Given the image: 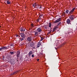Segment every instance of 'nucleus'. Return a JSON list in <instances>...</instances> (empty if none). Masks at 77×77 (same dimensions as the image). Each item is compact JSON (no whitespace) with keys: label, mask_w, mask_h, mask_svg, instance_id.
<instances>
[{"label":"nucleus","mask_w":77,"mask_h":77,"mask_svg":"<svg viewBox=\"0 0 77 77\" xmlns=\"http://www.w3.org/2000/svg\"><path fill=\"white\" fill-rule=\"evenodd\" d=\"M9 58L8 59L9 60V62H10V63H11V65H14L15 63V60L14 59H12L11 58V57L10 56H9Z\"/></svg>","instance_id":"nucleus-1"},{"label":"nucleus","mask_w":77,"mask_h":77,"mask_svg":"<svg viewBox=\"0 0 77 77\" xmlns=\"http://www.w3.org/2000/svg\"><path fill=\"white\" fill-rule=\"evenodd\" d=\"M9 48V46H3L0 48V51H3L4 50H7Z\"/></svg>","instance_id":"nucleus-2"},{"label":"nucleus","mask_w":77,"mask_h":77,"mask_svg":"<svg viewBox=\"0 0 77 77\" xmlns=\"http://www.w3.org/2000/svg\"><path fill=\"white\" fill-rule=\"evenodd\" d=\"M75 8H74L73 9H72L71 11H70L69 12V14L70 15H71V14H72V12H74L75 11Z\"/></svg>","instance_id":"nucleus-3"},{"label":"nucleus","mask_w":77,"mask_h":77,"mask_svg":"<svg viewBox=\"0 0 77 77\" xmlns=\"http://www.w3.org/2000/svg\"><path fill=\"white\" fill-rule=\"evenodd\" d=\"M61 18H60L57 19V20H56L55 21L54 23H58L59 22V21H61Z\"/></svg>","instance_id":"nucleus-4"},{"label":"nucleus","mask_w":77,"mask_h":77,"mask_svg":"<svg viewBox=\"0 0 77 77\" xmlns=\"http://www.w3.org/2000/svg\"><path fill=\"white\" fill-rule=\"evenodd\" d=\"M69 18L71 20H74V16L73 15H70L69 17Z\"/></svg>","instance_id":"nucleus-5"},{"label":"nucleus","mask_w":77,"mask_h":77,"mask_svg":"<svg viewBox=\"0 0 77 77\" xmlns=\"http://www.w3.org/2000/svg\"><path fill=\"white\" fill-rule=\"evenodd\" d=\"M20 35L21 36V37L23 38H25L26 37V35L23 33H20Z\"/></svg>","instance_id":"nucleus-6"},{"label":"nucleus","mask_w":77,"mask_h":77,"mask_svg":"<svg viewBox=\"0 0 77 77\" xmlns=\"http://www.w3.org/2000/svg\"><path fill=\"white\" fill-rule=\"evenodd\" d=\"M25 28L22 27L20 29V32H24L25 31Z\"/></svg>","instance_id":"nucleus-7"},{"label":"nucleus","mask_w":77,"mask_h":77,"mask_svg":"<svg viewBox=\"0 0 77 77\" xmlns=\"http://www.w3.org/2000/svg\"><path fill=\"white\" fill-rule=\"evenodd\" d=\"M37 32H42V29H41V28H38L37 29Z\"/></svg>","instance_id":"nucleus-8"},{"label":"nucleus","mask_w":77,"mask_h":77,"mask_svg":"<svg viewBox=\"0 0 77 77\" xmlns=\"http://www.w3.org/2000/svg\"><path fill=\"white\" fill-rule=\"evenodd\" d=\"M20 52L19 51H17V56L18 59L19 57V56H20Z\"/></svg>","instance_id":"nucleus-9"},{"label":"nucleus","mask_w":77,"mask_h":77,"mask_svg":"<svg viewBox=\"0 0 77 77\" xmlns=\"http://www.w3.org/2000/svg\"><path fill=\"white\" fill-rule=\"evenodd\" d=\"M10 47L11 48H14V44L11 43L10 45Z\"/></svg>","instance_id":"nucleus-10"},{"label":"nucleus","mask_w":77,"mask_h":77,"mask_svg":"<svg viewBox=\"0 0 77 77\" xmlns=\"http://www.w3.org/2000/svg\"><path fill=\"white\" fill-rule=\"evenodd\" d=\"M27 39L28 41H29V42H30V41H32V37H28L27 38Z\"/></svg>","instance_id":"nucleus-11"},{"label":"nucleus","mask_w":77,"mask_h":77,"mask_svg":"<svg viewBox=\"0 0 77 77\" xmlns=\"http://www.w3.org/2000/svg\"><path fill=\"white\" fill-rule=\"evenodd\" d=\"M66 23L67 24H69L71 23V20H70L69 19H67L66 20Z\"/></svg>","instance_id":"nucleus-12"},{"label":"nucleus","mask_w":77,"mask_h":77,"mask_svg":"<svg viewBox=\"0 0 77 77\" xmlns=\"http://www.w3.org/2000/svg\"><path fill=\"white\" fill-rule=\"evenodd\" d=\"M15 53H16V52H15V51H11L9 52V54L11 55H13V54H14Z\"/></svg>","instance_id":"nucleus-13"},{"label":"nucleus","mask_w":77,"mask_h":77,"mask_svg":"<svg viewBox=\"0 0 77 77\" xmlns=\"http://www.w3.org/2000/svg\"><path fill=\"white\" fill-rule=\"evenodd\" d=\"M42 14H40V15H39V19L40 20H41V19H42V18H41V17H42Z\"/></svg>","instance_id":"nucleus-14"},{"label":"nucleus","mask_w":77,"mask_h":77,"mask_svg":"<svg viewBox=\"0 0 77 77\" xmlns=\"http://www.w3.org/2000/svg\"><path fill=\"white\" fill-rule=\"evenodd\" d=\"M18 72H19V71H16L15 72H14V73H12L11 74V75H14V74H17V73H18Z\"/></svg>","instance_id":"nucleus-15"},{"label":"nucleus","mask_w":77,"mask_h":77,"mask_svg":"<svg viewBox=\"0 0 77 77\" xmlns=\"http://www.w3.org/2000/svg\"><path fill=\"white\" fill-rule=\"evenodd\" d=\"M32 53H33V52H32V51H31L30 52H29V57H30L31 55L32 54Z\"/></svg>","instance_id":"nucleus-16"},{"label":"nucleus","mask_w":77,"mask_h":77,"mask_svg":"<svg viewBox=\"0 0 77 77\" xmlns=\"http://www.w3.org/2000/svg\"><path fill=\"white\" fill-rule=\"evenodd\" d=\"M35 44L33 43V42H32L30 44V45L31 47H33V46H34V45Z\"/></svg>","instance_id":"nucleus-17"},{"label":"nucleus","mask_w":77,"mask_h":77,"mask_svg":"<svg viewBox=\"0 0 77 77\" xmlns=\"http://www.w3.org/2000/svg\"><path fill=\"white\" fill-rule=\"evenodd\" d=\"M41 44V42H38L37 44V48L39 47V45H40Z\"/></svg>","instance_id":"nucleus-18"},{"label":"nucleus","mask_w":77,"mask_h":77,"mask_svg":"<svg viewBox=\"0 0 77 77\" xmlns=\"http://www.w3.org/2000/svg\"><path fill=\"white\" fill-rule=\"evenodd\" d=\"M35 32V34L34 35L35 36H38V32Z\"/></svg>","instance_id":"nucleus-19"},{"label":"nucleus","mask_w":77,"mask_h":77,"mask_svg":"<svg viewBox=\"0 0 77 77\" xmlns=\"http://www.w3.org/2000/svg\"><path fill=\"white\" fill-rule=\"evenodd\" d=\"M45 29H48V25H45L44 26Z\"/></svg>","instance_id":"nucleus-20"},{"label":"nucleus","mask_w":77,"mask_h":77,"mask_svg":"<svg viewBox=\"0 0 77 77\" xmlns=\"http://www.w3.org/2000/svg\"><path fill=\"white\" fill-rule=\"evenodd\" d=\"M7 4L9 5V4H11V2H10V1L9 0L7 1Z\"/></svg>","instance_id":"nucleus-21"},{"label":"nucleus","mask_w":77,"mask_h":77,"mask_svg":"<svg viewBox=\"0 0 77 77\" xmlns=\"http://www.w3.org/2000/svg\"><path fill=\"white\" fill-rule=\"evenodd\" d=\"M32 6H33V7H35V6H37V5H36V4L35 3V4H33L32 5Z\"/></svg>","instance_id":"nucleus-22"},{"label":"nucleus","mask_w":77,"mask_h":77,"mask_svg":"<svg viewBox=\"0 0 77 77\" xmlns=\"http://www.w3.org/2000/svg\"><path fill=\"white\" fill-rule=\"evenodd\" d=\"M69 11L68 10H66V11L65 12H66V14H69Z\"/></svg>","instance_id":"nucleus-23"},{"label":"nucleus","mask_w":77,"mask_h":77,"mask_svg":"<svg viewBox=\"0 0 77 77\" xmlns=\"http://www.w3.org/2000/svg\"><path fill=\"white\" fill-rule=\"evenodd\" d=\"M51 26H52V25H51V23H49V27L51 28Z\"/></svg>","instance_id":"nucleus-24"},{"label":"nucleus","mask_w":77,"mask_h":77,"mask_svg":"<svg viewBox=\"0 0 77 77\" xmlns=\"http://www.w3.org/2000/svg\"><path fill=\"white\" fill-rule=\"evenodd\" d=\"M56 29H57V26H56L55 27H54L53 29V32H54V30H56Z\"/></svg>","instance_id":"nucleus-25"},{"label":"nucleus","mask_w":77,"mask_h":77,"mask_svg":"<svg viewBox=\"0 0 77 77\" xmlns=\"http://www.w3.org/2000/svg\"><path fill=\"white\" fill-rule=\"evenodd\" d=\"M51 31H49L48 33H47V35H49V34H50V33H51V30H50Z\"/></svg>","instance_id":"nucleus-26"},{"label":"nucleus","mask_w":77,"mask_h":77,"mask_svg":"<svg viewBox=\"0 0 77 77\" xmlns=\"http://www.w3.org/2000/svg\"><path fill=\"white\" fill-rule=\"evenodd\" d=\"M24 38H23V37H22V38H20V41H23Z\"/></svg>","instance_id":"nucleus-27"},{"label":"nucleus","mask_w":77,"mask_h":77,"mask_svg":"<svg viewBox=\"0 0 77 77\" xmlns=\"http://www.w3.org/2000/svg\"><path fill=\"white\" fill-rule=\"evenodd\" d=\"M44 39V37H41V39L40 40V41H43V40Z\"/></svg>","instance_id":"nucleus-28"},{"label":"nucleus","mask_w":77,"mask_h":77,"mask_svg":"<svg viewBox=\"0 0 77 77\" xmlns=\"http://www.w3.org/2000/svg\"><path fill=\"white\" fill-rule=\"evenodd\" d=\"M43 54V52H42V51L41 52L39 53V54L40 55H41Z\"/></svg>","instance_id":"nucleus-29"},{"label":"nucleus","mask_w":77,"mask_h":77,"mask_svg":"<svg viewBox=\"0 0 77 77\" xmlns=\"http://www.w3.org/2000/svg\"><path fill=\"white\" fill-rule=\"evenodd\" d=\"M60 24H61V22H60L59 23L57 24V26H59V25H60Z\"/></svg>","instance_id":"nucleus-30"},{"label":"nucleus","mask_w":77,"mask_h":77,"mask_svg":"<svg viewBox=\"0 0 77 77\" xmlns=\"http://www.w3.org/2000/svg\"><path fill=\"white\" fill-rule=\"evenodd\" d=\"M31 27H32L33 28V23H32L31 24Z\"/></svg>","instance_id":"nucleus-31"},{"label":"nucleus","mask_w":77,"mask_h":77,"mask_svg":"<svg viewBox=\"0 0 77 77\" xmlns=\"http://www.w3.org/2000/svg\"><path fill=\"white\" fill-rule=\"evenodd\" d=\"M2 59H3V60H5V56H2Z\"/></svg>","instance_id":"nucleus-32"},{"label":"nucleus","mask_w":77,"mask_h":77,"mask_svg":"<svg viewBox=\"0 0 77 77\" xmlns=\"http://www.w3.org/2000/svg\"><path fill=\"white\" fill-rule=\"evenodd\" d=\"M63 41V39H62L61 40V42H62Z\"/></svg>","instance_id":"nucleus-33"},{"label":"nucleus","mask_w":77,"mask_h":77,"mask_svg":"<svg viewBox=\"0 0 77 77\" xmlns=\"http://www.w3.org/2000/svg\"><path fill=\"white\" fill-rule=\"evenodd\" d=\"M39 19L37 20V22H39Z\"/></svg>","instance_id":"nucleus-34"},{"label":"nucleus","mask_w":77,"mask_h":77,"mask_svg":"<svg viewBox=\"0 0 77 77\" xmlns=\"http://www.w3.org/2000/svg\"><path fill=\"white\" fill-rule=\"evenodd\" d=\"M34 54H32V57H34Z\"/></svg>","instance_id":"nucleus-35"},{"label":"nucleus","mask_w":77,"mask_h":77,"mask_svg":"<svg viewBox=\"0 0 77 77\" xmlns=\"http://www.w3.org/2000/svg\"><path fill=\"white\" fill-rule=\"evenodd\" d=\"M65 15V12H64L63 13V15Z\"/></svg>","instance_id":"nucleus-36"},{"label":"nucleus","mask_w":77,"mask_h":77,"mask_svg":"<svg viewBox=\"0 0 77 77\" xmlns=\"http://www.w3.org/2000/svg\"><path fill=\"white\" fill-rule=\"evenodd\" d=\"M38 6H40V8H39V9H41V8H42L41 7V6H40V5H38Z\"/></svg>","instance_id":"nucleus-37"},{"label":"nucleus","mask_w":77,"mask_h":77,"mask_svg":"<svg viewBox=\"0 0 77 77\" xmlns=\"http://www.w3.org/2000/svg\"><path fill=\"white\" fill-rule=\"evenodd\" d=\"M37 61H39V59H37Z\"/></svg>","instance_id":"nucleus-38"},{"label":"nucleus","mask_w":77,"mask_h":77,"mask_svg":"<svg viewBox=\"0 0 77 77\" xmlns=\"http://www.w3.org/2000/svg\"><path fill=\"white\" fill-rule=\"evenodd\" d=\"M16 36H17V37H18V35H16Z\"/></svg>","instance_id":"nucleus-39"},{"label":"nucleus","mask_w":77,"mask_h":77,"mask_svg":"<svg viewBox=\"0 0 77 77\" xmlns=\"http://www.w3.org/2000/svg\"><path fill=\"white\" fill-rule=\"evenodd\" d=\"M55 49H57V48H56V47H55Z\"/></svg>","instance_id":"nucleus-40"},{"label":"nucleus","mask_w":77,"mask_h":77,"mask_svg":"<svg viewBox=\"0 0 77 77\" xmlns=\"http://www.w3.org/2000/svg\"><path fill=\"white\" fill-rule=\"evenodd\" d=\"M17 62H18V60H17Z\"/></svg>","instance_id":"nucleus-41"}]
</instances>
